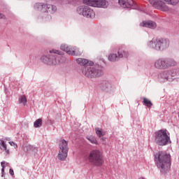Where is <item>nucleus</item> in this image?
<instances>
[{"mask_svg": "<svg viewBox=\"0 0 179 179\" xmlns=\"http://www.w3.org/2000/svg\"><path fill=\"white\" fill-rule=\"evenodd\" d=\"M83 3L84 5L77 8V13L87 19H94L96 17V13L91 8L107 9L109 5L107 0H83Z\"/></svg>", "mask_w": 179, "mask_h": 179, "instance_id": "1", "label": "nucleus"}, {"mask_svg": "<svg viewBox=\"0 0 179 179\" xmlns=\"http://www.w3.org/2000/svg\"><path fill=\"white\" fill-rule=\"evenodd\" d=\"M77 62L79 65H89L85 67L83 70V73L87 76V78H99L103 75V71L99 69V67L92 66L93 65V62H89L86 59H78Z\"/></svg>", "mask_w": 179, "mask_h": 179, "instance_id": "2", "label": "nucleus"}, {"mask_svg": "<svg viewBox=\"0 0 179 179\" xmlns=\"http://www.w3.org/2000/svg\"><path fill=\"white\" fill-rule=\"evenodd\" d=\"M155 162L162 173L169 171L171 167V155L166 152L159 151L155 155Z\"/></svg>", "mask_w": 179, "mask_h": 179, "instance_id": "3", "label": "nucleus"}, {"mask_svg": "<svg viewBox=\"0 0 179 179\" xmlns=\"http://www.w3.org/2000/svg\"><path fill=\"white\" fill-rule=\"evenodd\" d=\"M155 142L159 146H166L171 143L169 131L167 129H161L155 132Z\"/></svg>", "mask_w": 179, "mask_h": 179, "instance_id": "4", "label": "nucleus"}, {"mask_svg": "<svg viewBox=\"0 0 179 179\" xmlns=\"http://www.w3.org/2000/svg\"><path fill=\"white\" fill-rule=\"evenodd\" d=\"M34 8L41 13H50L51 15H54L58 10L55 5L40 2L34 4Z\"/></svg>", "mask_w": 179, "mask_h": 179, "instance_id": "5", "label": "nucleus"}, {"mask_svg": "<svg viewBox=\"0 0 179 179\" xmlns=\"http://www.w3.org/2000/svg\"><path fill=\"white\" fill-rule=\"evenodd\" d=\"M150 47L155 48L157 51H162L170 45V41L167 38L152 39L149 43Z\"/></svg>", "mask_w": 179, "mask_h": 179, "instance_id": "6", "label": "nucleus"}, {"mask_svg": "<svg viewBox=\"0 0 179 179\" xmlns=\"http://www.w3.org/2000/svg\"><path fill=\"white\" fill-rule=\"evenodd\" d=\"M88 160L94 166H101L103 164V155L99 150H94L90 152L88 156Z\"/></svg>", "mask_w": 179, "mask_h": 179, "instance_id": "7", "label": "nucleus"}, {"mask_svg": "<svg viewBox=\"0 0 179 179\" xmlns=\"http://www.w3.org/2000/svg\"><path fill=\"white\" fill-rule=\"evenodd\" d=\"M176 61L173 59H158L154 63L156 69H167L176 65Z\"/></svg>", "mask_w": 179, "mask_h": 179, "instance_id": "8", "label": "nucleus"}, {"mask_svg": "<svg viewBox=\"0 0 179 179\" xmlns=\"http://www.w3.org/2000/svg\"><path fill=\"white\" fill-rule=\"evenodd\" d=\"M59 153H58V159L59 160L64 161L66 157H68V151L69 148H68V141L65 140H62L59 143Z\"/></svg>", "mask_w": 179, "mask_h": 179, "instance_id": "9", "label": "nucleus"}, {"mask_svg": "<svg viewBox=\"0 0 179 179\" xmlns=\"http://www.w3.org/2000/svg\"><path fill=\"white\" fill-rule=\"evenodd\" d=\"M149 2L155 9L162 12H169L170 10L169 6L166 5V3L161 0H149Z\"/></svg>", "mask_w": 179, "mask_h": 179, "instance_id": "10", "label": "nucleus"}, {"mask_svg": "<svg viewBox=\"0 0 179 179\" xmlns=\"http://www.w3.org/2000/svg\"><path fill=\"white\" fill-rule=\"evenodd\" d=\"M61 50H62V51H65L66 54H69V55L79 56V55H82V52H83L82 50H79V48H71L68 47V45H62Z\"/></svg>", "mask_w": 179, "mask_h": 179, "instance_id": "11", "label": "nucleus"}, {"mask_svg": "<svg viewBox=\"0 0 179 179\" xmlns=\"http://www.w3.org/2000/svg\"><path fill=\"white\" fill-rule=\"evenodd\" d=\"M118 56H117V54L111 53L108 56V60L110 61V62H114L115 61H118L120 58H128L129 53L128 52L125 50H120L117 52Z\"/></svg>", "mask_w": 179, "mask_h": 179, "instance_id": "12", "label": "nucleus"}, {"mask_svg": "<svg viewBox=\"0 0 179 179\" xmlns=\"http://www.w3.org/2000/svg\"><path fill=\"white\" fill-rule=\"evenodd\" d=\"M118 3L122 8H129L134 6L135 2H134V0H118Z\"/></svg>", "mask_w": 179, "mask_h": 179, "instance_id": "13", "label": "nucleus"}, {"mask_svg": "<svg viewBox=\"0 0 179 179\" xmlns=\"http://www.w3.org/2000/svg\"><path fill=\"white\" fill-rule=\"evenodd\" d=\"M139 26L140 27H148V29H156L157 27L156 22L152 20L143 21Z\"/></svg>", "mask_w": 179, "mask_h": 179, "instance_id": "14", "label": "nucleus"}, {"mask_svg": "<svg viewBox=\"0 0 179 179\" xmlns=\"http://www.w3.org/2000/svg\"><path fill=\"white\" fill-rule=\"evenodd\" d=\"M41 60L43 62H45V64H48V65H57V64H59V60H57V58H48L47 57H41Z\"/></svg>", "mask_w": 179, "mask_h": 179, "instance_id": "15", "label": "nucleus"}, {"mask_svg": "<svg viewBox=\"0 0 179 179\" xmlns=\"http://www.w3.org/2000/svg\"><path fill=\"white\" fill-rule=\"evenodd\" d=\"M161 78L165 79V80H169L171 78V71H165L161 73Z\"/></svg>", "mask_w": 179, "mask_h": 179, "instance_id": "16", "label": "nucleus"}, {"mask_svg": "<svg viewBox=\"0 0 179 179\" xmlns=\"http://www.w3.org/2000/svg\"><path fill=\"white\" fill-rule=\"evenodd\" d=\"M0 149H1V150H5L6 153L9 155V150H8L6 143H5L3 140H0Z\"/></svg>", "mask_w": 179, "mask_h": 179, "instance_id": "17", "label": "nucleus"}, {"mask_svg": "<svg viewBox=\"0 0 179 179\" xmlns=\"http://www.w3.org/2000/svg\"><path fill=\"white\" fill-rule=\"evenodd\" d=\"M95 131L99 138H101V136H104V135H106V131H103L100 128H95Z\"/></svg>", "mask_w": 179, "mask_h": 179, "instance_id": "18", "label": "nucleus"}, {"mask_svg": "<svg viewBox=\"0 0 179 179\" xmlns=\"http://www.w3.org/2000/svg\"><path fill=\"white\" fill-rule=\"evenodd\" d=\"M111 87V85L108 83H106L102 85L101 90H103V92H108Z\"/></svg>", "mask_w": 179, "mask_h": 179, "instance_id": "19", "label": "nucleus"}, {"mask_svg": "<svg viewBox=\"0 0 179 179\" xmlns=\"http://www.w3.org/2000/svg\"><path fill=\"white\" fill-rule=\"evenodd\" d=\"M164 2L168 3V5H173L176 6V5L179 3V0H163Z\"/></svg>", "mask_w": 179, "mask_h": 179, "instance_id": "20", "label": "nucleus"}, {"mask_svg": "<svg viewBox=\"0 0 179 179\" xmlns=\"http://www.w3.org/2000/svg\"><path fill=\"white\" fill-rule=\"evenodd\" d=\"M41 125H43V120L41 119L36 120L34 123V127L35 128H38L39 127H41Z\"/></svg>", "mask_w": 179, "mask_h": 179, "instance_id": "21", "label": "nucleus"}, {"mask_svg": "<svg viewBox=\"0 0 179 179\" xmlns=\"http://www.w3.org/2000/svg\"><path fill=\"white\" fill-rule=\"evenodd\" d=\"M87 141H89L91 143H93L94 145H99V142H97V140L96 138L93 136L87 137Z\"/></svg>", "mask_w": 179, "mask_h": 179, "instance_id": "22", "label": "nucleus"}, {"mask_svg": "<svg viewBox=\"0 0 179 179\" xmlns=\"http://www.w3.org/2000/svg\"><path fill=\"white\" fill-rule=\"evenodd\" d=\"M20 103L23 104L24 106H26V103H27V99L26 98V95H22L20 100Z\"/></svg>", "mask_w": 179, "mask_h": 179, "instance_id": "23", "label": "nucleus"}, {"mask_svg": "<svg viewBox=\"0 0 179 179\" xmlns=\"http://www.w3.org/2000/svg\"><path fill=\"white\" fill-rule=\"evenodd\" d=\"M143 103H144L145 106H146L149 108H150V107H152V106H153V104L152 103V101H150L149 99H148L146 98H143Z\"/></svg>", "mask_w": 179, "mask_h": 179, "instance_id": "24", "label": "nucleus"}, {"mask_svg": "<svg viewBox=\"0 0 179 179\" xmlns=\"http://www.w3.org/2000/svg\"><path fill=\"white\" fill-rule=\"evenodd\" d=\"M8 164L7 162H6L5 161L1 162V166L2 167V169H1L2 174H3L5 173V167H6V166H8Z\"/></svg>", "mask_w": 179, "mask_h": 179, "instance_id": "25", "label": "nucleus"}, {"mask_svg": "<svg viewBox=\"0 0 179 179\" xmlns=\"http://www.w3.org/2000/svg\"><path fill=\"white\" fill-rule=\"evenodd\" d=\"M50 54H57L58 55H62V52L59 50H50Z\"/></svg>", "mask_w": 179, "mask_h": 179, "instance_id": "26", "label": "nucleus"}, {"mask_svg": "<svg viewBox=\"0 0 179 179\" xmlns=\"http://www.w3.org/2000/svg\"><path fill=\"white\" fill-rule=\"evenodd\" d=\"M9 143H10V146H13V148L15 149H16L17 148V144H16L15 142L10 141V142H9Z\"/></svg>", "mask_w": 179, "mask_h": 179, "instance_id": "27", "label": "nucleus"}, {"mask_svg": "<svg viewBox=\"0 0 179 179\" xmlns=\"http://www.w3.org/2000/svg\"><path fill=\"white\" fill-rule=\"evenodd\" d=\"M9 173H10V174L11 176H13V174H14L13 169H10Z\"/></svg>", "mask_w": 179, "mask_h": 179, "instance_id": "28", "label": "nucleus"}, {"mask_svg": "<svg viewBox=\"0 0 179 179\" xmlns=\"http://www.w3.org/2000/svg\"><path fill=\"white\" fill-rule=\"evenodd\" d=\"M0 19H5V15H3L2 13H0Z\"/></svg>", "mask_w": 179, "mask_h": 179, "instance_id": "29", "label": "nucleus"}, {"mask_svg": "<svg viewBox=\"0 0 179 179\" xmlns=\"http://www.w3.org/2000/svg\"><path fill=\"white\" fill-rule=\"evenodd\" d=\"M101 140L102 141H106V138H102Z\"/></svg>", "mask_w": 179, "mask_h": 179, "instance_id": "30", "label": "nucleus"}]
</instances>
